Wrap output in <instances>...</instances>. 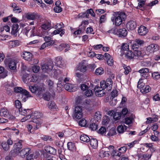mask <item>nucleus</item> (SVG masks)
Listing matches in <instances>:
<instances>
[{"instance_id": "nucleus-1", "label": "nucleus", "mask_w": 160, "mask_h": 160, "mask_svg": "<svg viewBox=\"0 0 160 160\" xmlns=\"http://www.w3.org/2000/svg\"><path fill=\"white\" fill-rule=\"evenodd\" d=\"M126 18L125 13L122 12H116L113 17L111 18L113 24L116 26H119L124 22Z\"/></svg>"}, {"instance_id": "nucleus-2", "label": "nucleus", "mask_w": 160, "mask_h": 160, "mask_svg": "<svg viewBox=\"0 0 160 160\" xmlns=\"http://www.w3.org/2000/svg\"><path fill=\"white\" fill-rule=\"evenodd\" d=\"M42 113L38 112L37 111H35L33 113L30 115L32 122L35 123L36 126L34 128V129L35 130L38 129L41 127V124L42 123V122L41 119H39L42 116Z\"/></svg>"}, {"instance_id": "nucleus-3", "label": "nucleus", "mask_w": 160, "mask_h": 160, "mask_svg": "<svg viewBox=\"0 0 160 160\" xmlns=\"http://www.w3.org/2000/svg\"><path fill=\"white\" fill-rule=\"evenodd\" d=\"M14 91L17 93H20L21 96L22 97V101L24 102L26 101L27 99L32 97L29 92L20 87L14 88Z\"/></svg>"}, {"instance_id": "nucleus-4", "label": "nucleus", "mask_w": 160, "mask_h": 160, "mask_svg": "<svg viewBox=\"0 0 160 160\" xmlns=\"http://www.w3.org/2000/svg\"><path fill=\"white\" fill-rule=\"evenodd\" d=\"M22 140H20L14 144L13 149L10 152V153L12 156L15 157L18 155L19 151L22 147Z\"/></svg>"}, {"instance_id": "nucleus-5", "label": "nucleus", "mask_w": 160, "mask_h": 160, "mask_svg": "<svg viewBox=\"0 0 160 160\" xmlns=\"http://www.w3.org/2000/svg\"><path fill=\"white\" fill-rule=\"evenodd\" d=\"M113 82L112 79L110 78H108L105 81H101L100 86L101 88L102 89H106L108 91L111 90L112 88Z\"/></svg>"}, {"instance_id": "nucleus-6", "label": "nucleus", "mask_w": 160, "mask_h": 160, "mask_svg": "<svg viewBox=\"0 0 160 160\" xmlns=\"http://www.w3.org/2000/svg\"><path fill=\"white\" fill-rule=\"evenodd\" d=\"M73 115L74 118L76 119H79L81 118L83 116L82 107H76L75 108Z\"/></svg>"}, {"instance_id": "nucleus-7", "label": "nucleus", "mask_w": 160, "mask_h": 160, "mask_svg": "<svg viewBox=\"0 0 160 160\" xmlns=\"http://www.w3.org/2000/svg\"><path fill=\"white\" fill-rule=\"evenodd\" d=\"M18 60L17 58H11L7 61V64L9 69L12 70H15L16 69L17 64Z\"/></svg>"}, {"instance_id": "nucleus-8", "label": "nucleus", "mask_w": 160, "mask_h": 160, "mask_svg": "<svg viewBox=\"0 0 160 160\" xmlns=\"http://www.w3.org/2000/svg\"><path fill=\"white\" fill-rule=\"evenodd\" d=\"M138 72L140 73V76L142 79H147L149 76V69L148 68H142Z\"/></svg>"}, {"instance_id": "nucleus-9", "label": "nucleus", "mask_w": 160, "mask_h": 160, "mask_svg": "<svg viewBox=\"0 0 160 160\" xmlns=\"http://www.w3.org/2000/svg\"><path fill=\"white\" fill-rule=\"evenodd\" d=\"M31 91L35 94H37L39 95L42 92V88L39 86L37 85L34 86H30L29 87Z\"/></svg>"}, {"instance_id": "nucleus-10", "label": "nucleus", "mask_w": 160, "mask_h": 160, "mask_svg": "<svg viewBox=\"0 0 160 160\" xmlns=\"http://www.w3.org/2000/svg\"><path fill=\"white\" fill-rule=\"evenodd\" d=\"M104 89H102L98 86H96L94 88L96 96L98 97H102L105 94V92L104 90Z\"/></svg>"}, {"instance_id": "nucleus-11", "label": "nucleus", "mask_w": 160, "mask_h": 160, "mask_svg": "<svg viewBox=\"0 0 160 160\" xmlns=\"http://www.w3.org/2000/svg\"><path fill=\"white\" fill-rule=\"evenodd\" d=\"M31 76L29 74L25 73L22 76V79L24 83H27L28 82L29 79L31 78ZM32 79L31 80L32 82H34L37 80V77L33 76L32 77Z\"/></svg>"}, {"instance_id": "nucleus-12", "label": "nucleus", "mask_w": 160, "mask_h": 160, "mask_svg": "<svg viewBox=\"0 0 160 160\" xmlns=\"http://www.w3.org/2000/svg\"><path fill=\"white\" fill-rule=\"evenodd\" d=\"M12 141L10 139H8L7 142H3L2 143L1 145L3 149L6 151L9 149L10 146L12 145Z\"/></svg>"}, {"instance_id": "nucleus-13", "label": "nucleus", "mask_w": 160, "mask_h": 160, "mask_svg": "<svg viewBox=\"0 0 160 160\" xmlns=\"http://www.w3.org/2000/svg\"><path fill=\"white\" fill-rule=\"evenodd\" d=\"M53 65L52 61L48 63L44 64L42 66V69L43 72H46L51 71L53 68Z\"/></svg>"}, {"instance_id": "nucleus-14", "label": "nucleus", "mask_w": 160, "mask_h": 160, "mask_svg": "<svg viewBox=\"0 0 160 160\" xmlns=\"http://www.w3.org/2000/svg\"><path fill=\"white\" fill-rule=\"evenodd\" d=\"M30 149L29 148H25L22 149L21 151H19V154H20V156L22 158H23L26 157V159H27V157L29 154L30 153Z\"/></svg>"}, {"instance_id": "nucleus-15", "label": "nucleus", "mask_w": 160, "mask_h": 160, "mask_svg": "<svg viewBox=\"0 0 160 160\" xmlns=\"http://www.w3.org/2000/svg\"><path fill=\"white\" fill-rule=\"evenodd\" d=\"M144 41L139 39H136L132 45V48L133 50L138 49L141 45L143 44Z\"/></svg>"}, {"instance_id": "nucleus-16", "label": "nucleus", "mask_w": 160, "mask_h": 160, "mask_svg": "<svg viewBox=\"0 0 160 160\" xmlns=\"http://www.w3.org/2000/svg\"><path fill=\"white\" fill-rule=\"evenodd\" d=\"M21 56L24 59L30 61L32 58V55L30 52L24 51L22 53Z\"/></svg>"}, {"instance_id": "nucleus-17", "label": "nucleus", "mask_w": 160, "mask_h": 160, "mask_svg": "<svg viewBox=\"0 0 160 160\" xmlns=\"http://www.w3.org/2000/svg\"><path fill=\"white\" fill-rule=\"evenodd\" d=\"M158 46L155 44H152L150 45L147 47L146 49L150 53L153 52L158 50Z\"/></svg>"}, {"instance_id": "nucleus-18", "label": "nucleus", "mask_w": 160, "mask_h": 160, "mask_svg": "<svg viewBox=\"0 0 160 160\" xmlns=\"http://www.w3.org/2000/svg\"><path fill=\"white\" fill-rule=\"evenodd\" d=\"M45 151L48 154L55 155L56 153V150L53 148L49 146L45 147Z\"/></svg>"}, {"instance_id": "nucleus-19", "label": "nucleus", "mask_w": 160, "mask_h": 160, "mask_svg": "<svg viewBox=\"0 0 160 160\" xmlns=\"http://www.w3.org/2000/svg\"><path fill=\"white\" fill-rule=\"evenodd\" d=\"M136 27V22L133 20H130L126 24V28L127 29L132 30Z\"/></svg>"}, {"instance_id": "nucleus-20", "label": "nucleus", "mask_w": 160, "mask_h": 160, "mask_svg": "<svg viewBox=\"0 0 160 160\" xmlns=\"http://www.w3.org/2000/svg\"><path fill=\"white\" fill-rule=\"evenodd\" d=\"M148 29L144 26H141L138 28V34L141 36L145 35L148 32Z\"/></svg>"}, {"instance_id": "nucleus-21", "label": "nucleus", "mask_w": 160, "mask_h": 160, "mask_svg": "<svg viewBox=\"0 0 160 160\" xmlns=\"http://www.w3.org/2000/svg\"><path fill=\"white\" fill-rule=\"evenodd\" d=\"M64 87L65 89L70 92H73L75 91L76 88L73 87V85L72 84L67 83L64 85Z\"/></svg>"}, {"instance_id": "nucleus-22", "label": "nucleus", "mask_w": 160, "mask_h": 160, "mask_svg": "<svg viewBox=\"0 0 160 160\" xmlns=\"http://www.w3.org/2000/svg\"><path fill=\"white\" fill-rule=\"evenodd\" d=\"M55 63L57 66L61 67L64 64V62L62 60V58L61 57H56L55 59Z\"/></svg>"}, {"instance_id": "nucleus-23", "label": "nucleus", "mask_w": 160, "mask_h": 160, "mask_svg": "<svg viewBox=\"0 0 160 160\" xmlns=\"http://www.w3.org/2000/svg\"><path fill=\"white\" fill-rule=\"evenodd\" d=\"M21 42L18 40L11 41L8 42V46L10 48L18 46Z\"/></svg>"}, {"instance_id": "nucleus-24", "label": "nucleus", "mask_w": 160, "mask_h": 160, "mask_svg": "<svg viewBox=\"0 0 160 160\" xmlns=\"http://www.w3.org/2000/svg\"><path fill=\"white\" fill-rule=\"evenodd\" d=\"M118 32L119 37H125L127 34L128 31L126 28H123L119 29Z\"/></svg>"}, {"instance_id": "nucleus-25", "label": "nucleus", "mask_w": 160, "mask_h": 160, "mask_svg": "<svg viewBox=\"0 0 160 160\" xmlns=\"http://www.w3.org/2000/svg\"><path fill=\"white\" fill-rule=\"evenodd\" d=\"M69 46L68 44L62 43L60 45L57 49L58 51H62L64 48H65V52H67L69 50Z\"/></svg>"}, {"instance_id": "nucleus-26", "label": "nucleus", "mask_w": 160, "mask_h": 160, "mask_svg": "<svg viewBox=\"0 0 160 160\" xmlns=\"http://www.w3.org/2000/svg\"><path fill=\"white\" fill-rule=\"evenodd\" d=\"M51 28V24L50 22L48 21H45L41 26V28L49 30Z\"/></svg>"}, {"instance_id": "nucleus-27", "label": "nucleus", "mask_w": 160, "mask_h": 160, "mask_svg": "<svg viewBox=\"0 0 160 160\" xmlns=\"http://www.w3.org/2000/svg\"><path fill=\"white\" fill-rule=\"evenodd\" d=\"M89 142H90V144L91 147L95 149L97 147L98 145V142L96 139H90V141Z\"/></svg>"}, {"instance_id": "nucleus-28", "label": "nucleus", "mask_w": 160, "mask_h": 160, "mask_svg": "<svg viewBox=\"0 0 160 160\" xmlns=\"http://www.w3.org/2000/svg\"><path fill=\"white\" fill-rule=\"evenodd\" d=\"M49 30L41 28V30H39L38 32V36L40 37L43 36L50 34L48 32Z\"/></svg>"}, {"instance_id": "nucleus-29", "label": "nucleus", "mask_w": 160, "mask_h": 160, "mask_svg": "<svg viewBox=\"0 0 160 160\" xmlns=\"http://www.w3.org/2000/svg\"><path fill=\"white\" fill-rule=\"evenodd\" d=\"M141 65L142 67H149L151 66V63L150 61L148 60H144L141 62Z\"/></svg>"}, {"instance_id": "nucleus-30", "label": "nucleus", "mask_w": 160, "mask_h": 160, "mask_svg": "<svg viewBox=\"0 0 160 160\" xmlns=\"http://www.w3.org/2000/svg\"><path fill=\"white\" fill-rule=\"evenodd\" d=\"M19 26L17 24H14L12 27L11 34L12 35H15L17 33L18 31V29Z\"/></svg>"}, {"instance_id": "nucleus-31", "label": "nucleus", "mask_w": 160, "mask_h": 160, "mask_svg": "<svg viewBox=\"0 0 160 160\" xmlns=\"http://www.w3.org/2000/svg\"><path fill=\"white\" fill-rule=\"evenodd\" d=\"M125 53V57L128 59H131L134 58V53L131 51L128 50Z\"/></svg>"}, {"instance_id": "nucleus-32", "label": "nucleus", "mask_w": 160, "mask_h": 160, "mask_svg": "<svg viewBox=\"0 0 160 160\" xmlns=\"http://www.w3.org/2000/svg\"><path fill=\"white\" fill-rule=\"evenodd\" d=\"M80 139L81 140L85 142H89L90 141V138L86 135H81L80 137Z\"/></svg>"}, {"instance_id": "nucleus-33", "label": "nucleus", "mask_w": 160, "mask_h": 160, "mask_svg": "<svg viewBox=\"0 0 160 160\" xmlns=\"http://www.w3.org/2000/svg\"><path fill=\"white\" fill-rule=\"evenodd\" d=\"M36 14L34 13H28L26 15L27 19L30 20H34L36 17Z\"/></svg>"}, {"instance_id": "nucleus-34", "label": "nucleus", "mask_w": 160, "mask_h": 160, "mask_svg": "<svg viewBox=\"0 0 160 160\" xmlns=\"http://www.w3.org/2000/svg\"><path fill=\"white\" fill-rule=\"evenodd\" d=\"M134 57L135 58L136 57L140 58L143 56V54L141 52V51L137 49L134 50Z\"/></svg>"}, {"instance_id": "nucleus-35", "label": "nucleus", "mask_w": 160, "mask_h": 160, "mask_svg": "<svg viewBox=\"0 0 160 160\" xmlns=\"http://www.w3.org/2000/svg\"><path fill=\"white\" fill-rule=\"evenodd\" d=\"M151 90V88L149 86L146 85L141 90V92L142 93H145L149 92Z\"/></svg>"}, {"instance_id": "nucleus-36", "label": "nucleus", "mask_w": 160, "mask_h": 160, "mask_svg": "<svg viewBox=\"0 0 160 160\" xmlns=\"http://www.w3.org/2000/svg\"><path fill=\"white\" fill-rule=\"evenodd\" d=\"M99 156L100 157L103 158L104 157H108L109 156V151H105L103 150H101L99 152Z\"/></svg>"}, {"instance_id": "nucleus-37", "label": "nucleus", "mask_w": 160, "mask_h": 160, "mask_svg": "<svg viewBox=\"0 0 160 160\" xmlns=\"http://www.w3.org/2000/svg\"><path fill=\"white\" fill-rule=\"evenodd\" d=\"M85 28V26H83L82 27H80V28L77 31H75L74 32L73 34L75 35H79L84 30Z\"/></svg>"}, {"instance_id": "nucleus-38", "label": "nucleus", "mask_w": 160, "mask_h": 160, "mask_svg": "<svg viewBox=\"0 0 160 160\" xmlns=\"http://www.w3.org/2000/svg\"><path fill=\"white\" fill-rule=\"evenodd\" d=\"M8 110L5 108H2L1 109L0 111V114L1 116L4 117H6L8 114Z\"/></svg>"}, {"instance_id": "nucleus-39", "label": "nucleus", "mask_w": 160, "mask_h": 160, "mask_svg": "<svg viewBox=\"0 0 160 160\" xmlns=\"http://www.w3.org/2000/svg\"><path fill=\"white\" fill-rule=\"evenodd\" d=\"M67 147L68 149L70 151H73L75 149L76 147L74 143L69 142L67 143Z\"/></svg>"}, {"instance_id": "nucleus-40", "label": "nucleus", "mask_w": 160, "mask_h": 160, "mask_svg": "<svg viewBox=\"0 0 160 160\" xmlns=\"http://www.w3.org/2000/svg\"><path fill=\"white\" fill-rule=\"evenodd\" d=\"M158 118L155 117L154 118H147V121H146L147 124L153 123L154 122L157 121Z\"/></svg>"}, {"instance_id": "nucleus-41", "label": "nucleus", "mask_w": 160, "mask_h": 160, "mask_svg": "<svg viewBox=\"0 0 160 160\" xmlns=\"http://www.w3.org/2000/svg\"><path fill=\"white\" fill-rule=\"evenodd\" d=\"M35 123H34L32 125L28 124L27 126V128L28 129V131L30 133H34V131L32 130H32H35L34 129V128L35 126Z\"/></svg>"}, {"instance_id": "nucleus-42", "label": "nucleus", "mask_w": 160, "mask_h": 160, "mask_svg": "<svg viewBox=\"0 0 160 160\" xmlns=\"http://www.w3.org/2000/svg\"><path fill=\"white\" fill-rule=\"evenodd\" d=\"M133 119V116L132 115L130 117H127L125 118L124 122L126 124L129 125L131 124L132 122Z\"/></svg>"}, {"instance_id": "nucleus-43", "label": "nucleus", "mask_w": 160, "mask_h": 160, "mask_svg": "<svg viewBox=\"0 0 160 160\" xmlns=\"http://www.w3.org/2000/svg\"><path fill=\"white\" fill-rule=\"evenodd\" d=\"M31 110L30 109H22V108L19 109V111L20 113L22 115L24 116L27 114L28 112H29Z\"/></svg>"}, {"instance_id": "nucleus-44", "label": "nucleus", "mask_w": 160, "mask_h": 160, "mask_svg": "<svg viewBox=\"0 0 160 160\" xmlns=\"http://www.w3.org/2000/svg\"><path fill=\"white\" fill-rule=\"evenodd\" d=\"M104 72L103 69L102 68H97L95 72V74L97 75H101Z\"/></svg>"}, {"instance_id": "nucleus-45", "label": "nucleus", "mask_w": 160, "mask_h": 160, "mask_svg": "<svg viewBox=\"0 0 160 160\" xmlns=\"http://www.w3.org/2000/svg\"><path fill=\"white\" fill-rule=\"evenodd\" d=\"M142 81V78H140L137 87L140 89V91L143 88V87H144L145 86V84L143 83Z\"/></svg>"}, {"instance_id": "nucleus-46", "label": "nucleus", "mask_w": 160, "mask_h": 160, "mask_svg": "<svg viewBox=\"0 0 160 160\" xmlns=\"http://www.w3.org/2000/svg\"><path fill=\"white\" fill-rule=\"evenodd\" d=\"M101 115L99 112H97L94 116V119L95 120L97 121L98 122L101 120Z\"/></svg>"}, {"instance_id": "nucleus-47", "label": "nucleus", "mask_w": 160, "mask_h": 160, "mask_svg": "<svg viewBox=\"0 0 160 160\" xmlns=\"http://www.w3.org/2000/svg\"><path fill=\"white\" fill-rule=\"evenodd\" d=\"M123 66L125 70L124 73L126 75L128 74L131 71V69L129 66H128L125 64H123Z\"/></svg>"}, {"instance_id": "nucleus-48", "label": "nucleus", "mask_w": 160, "mask_h": 160, "mask_svg": "<svg viewBox=\"0 0 160 160\" xmlns=\"http://www.w3.org/2000/svg\"><path fill=\"white\" fill-rule=\"evenodd\" d=\"M87 69V67L85 65H79L78 68V70L83 72H85Z\"/></svg>"}, {"instance_id": "nucleus-49", "label": "nucleus", "mask_w": 160, "mask_h": 160, "mask_svg": "<svg viewBox=\"0 0 160 160\" xmlns=\"http://www.w3.org/2000/svg\"><path fill=\"white\" fill-rule=\"evenodd\" d=\"M43 97L45 100L48 101L50 99V93L49 92H46L43 95Z\"/></svg>"}, {"instance_id": "nucleus-50", "label": "nucleus", "mask_w": 160, "mask_h": 160, "mask_svg": "<svg viewBox=\"0 0 160 160\" xmlns=\"http://www.w3.org/2000/svg\"><path fill=\"white\" fill-rule=\"evenodd\" d=\"M121 115L120 112H116L114 113L113 118L116 120H119L121 117Z\"/></svg>"}, {"instance_id": "nucleus-51", "label": "nucleus", "mask_w": 160, "mask_h": 160, "mask_svg": "<svg viewBox=\"0 0 160 160\" xmlns=\"http://www.w3.org/2000/svg\"><path fill=\"white\" fill-rule=\"evenodd\" d=\"M129 46L127 43H124L122 46L121 50L122 51H128L129 50Z\"/></svg>"}, {"instance_id": "nucleus-52", "label": "nucleus", "mask_w": 160, "mask_h": 160, "mask_svg": "<svg viewBox=\"0 0 160 160\" xmlns=\"http://www.w3.org/2000/svg\"><path fill=\"white\" fill-rule=\"evenodd\" d=\"M116 133L115 129L114 128H112L108 133L107 135L109 137H111L115 135Z\"/></svg>"}, {"instance_id": "nucleus-53", "label": "nucleus", "mask_w": 160, "mask_h": 160, "mask_svg": "<svg viewBox=\"0 0 160 160\" xmlns=\"http://www.w3.org/2000/svg\"><path fill=\"white\" fill-rule=\"evenodd\" d=\"M78 124L79 125L82 127H84L87 124L86 121L84 118L82 119L79 121Z\"/></svg>"}, {"instance_id": "nucleus-54", "label": "nucleus", "mask_w": 160, "mask_h": 160, "mask_svg": "<svg viewBox=\"0 0 160 160\" xmlns=\"http://www.w3.org/2000/svg\"><path fill=\"white\" fill-rule=\"evenodd\" d=\"M15 105L16 107L18 109V110H19V109L22 108V105L21 102L18 100H17L15 101Z\"/></svg>"}, {"instance_id": "nucleus-55", "label": "nucleus", "mask_w": 160, "mask_h": 160, "mask_svg": "<svg viewBox=\"0 0 160 160\" xmlns=\"http://www.w3.org/2000/svg\"><path fill=\"white\" fill-rule=\"evenodd\" d=\"M152 76L154 79H158L160 78V74L158 72H153L152 74Z\"/></svg>"}, {"instance_id": "nucleus-56", "label": "nucleus", "mask_w": 160, "mask_h": 160, "mask_svg": "<svg viewBox=\"0 0 160 160\" xmlns=\"http://www.w3.org/2000/svg\"><path fill=\"white\" fill-rule=\"evenodd\" d=\"M117 131L119 133H123L124 132L123 126L122 125L118 126L117 128Z\"/></svg>"}, {"instance_id": "nucleus-57", "label": "nucleus", "mask_w": 160, "mask_h": 160, "mask_svg": "<svg viewBox=\"0 0 160 160\" xmlns=\"http://www.w3.org/2000/svg\"><path fill=\"white\" fill-rule=\"evenodd\" d=\"M48 107L50 109L56 108V107L55 103L52 102H49L48 103Z\"/></svg>"}, {"instance_id": "nucleus-58", "label": "nucleus", "mask_w": 160, "mask_h": 160, "mask_svg": "<svg viewBox=\"0 0 160 160\" xmlns=\"http://www.w3.org/2000/svg\"><path fill=\"white\" fill-rule=\"evenodd\" d=\"M106 14L102 15L100 17L99 22L100 23L104 22L106 19Z\"/></svg>"}, {"instance_id": "nucleus-59", "label": "nucleus", "mask_w": 160, "mask_h": 160, "mask_svg": "<svg viewBox=\"0 0 160 160\" xmlns=\"http://www.w3.org/2000/svg\"><path fill=\"white\" fill-rule=\"evenodd\" d=\"M107 32L108 33H113L116 34L118 33V30L116 28H114L108 30Z\"/></svg>"}, {"instance_id": "nucleus-60", "label": "nucleus", "mask_w": 160, "mask_h": 160, "mask_svg": "<svg viewBox=\"0 0 160 160\" xmlns=\"http://www.w3.org/2000/svg\"><path fill=\"white\" fill-rule=\"evenodd\" d=\"M32 71L34 73H37L40 69V68L39 66L37 65H34L32 67Z\"/></svg>"}, {"instance_id": "nucleus-61", "label": "nucleus", "mask_w": 160, "mask_h": 160, "mask_svg": "<svg viewBox=\"0 0 160 160\" xmlns=\"http://www.w3.org/2000/svg\"><path fill=\"white\" fill-rule=\"evenodd\" d=\"M98 125L95 123H92L90 125L89 128L92 130H95L97 128Z\"/></svg>"}, {"instance_id": "nucleus-62", "label": "nucleus", "mask_w": 160, "mask_h": 160, "mask_svg": "<svg viewBox=\"0 0 160 160\" xmlns=\"http://www.w3.org/2000/svg\"><path fill=\"white\" fill-rule=\"evenodd\" d=\"M64 24L63 23L60 22L59 23H57L56 25V28L58 30H62V28L64 27Z\"/></svg>"}, {"instance_id": "nucleus-63", "label": "nucleus", "mask_w": 160, "mask_h": 160, "mask_svg": "<svg viewBox=\"0 0 160 160\" xmlns=\"http://www.w3.org/2000/svg\"><path fill=\"white\" fill-rule=\"evenodd\" d=\"M106 131V128L103 127H101L98 131V133L102 134Z\"/></svg>"}, {"instance_id": "nucleus-64", "label": "nucleus", "mask_w": 160, "mask_h": 160, "mask_svg": "<svg viewBox=\"0 0 160 160\" xmlns=\"http://www.w3.org/2000/svg\"><path fill=\"white\" fill-rule=\"evenodd\" d=\"M107 64L110 66H112L113 65V60L111 57L107 59Z\"/></svg>"}]
</instances>
